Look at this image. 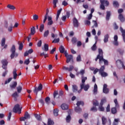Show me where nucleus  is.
Masks as SVG:
<instances>
[{
	"instance_id": "nucleus-1",
	"label": "nucleus",
	"mask_w": 125,
	"mask_h": 125,
	"mask_svg": "<svg viewBox=\"0 0 125 125\" xmlns=\"http://www.w3.org/2000/svg\"><path fill=\"white\" fill-rule=\"evenodd\" d=\"M98 50L99 54L97 56V57L95 59V61L97 62V60L99 59V64H102V63L104 62V65H108L109 64L108 61L105 60L104 59V57L103 56V50H102V49L101 48H99Z\"/></svg>"
},
{
	"instance_id": "nucleus-2",
	"label": "nucleus",
	"mask_w": 125,
	"mask_h": 125,
	"mask_svg": "<svg viewBox=\"0 0 125 125\" xmlns=\"http://www.w3.org/2000/svg\"><path fill=\"white\" fill-rule=\"evenodd\" d=\"M1 63H2V68L5 70V71L2 73V77H5L6 75H7V73H8V71L7 70V65H8V62L7 60H2L1 61Z\"/></svg>"
},
{
	"instance_id": "nucleus-3",
	"label": "nucleus",
	"mask_w": 125,
	"mask_h": 125,
	"mask_svg": "<svg viewBox=\"0 0 125 125\" xmlns=\"http://www.w3.org/2000/svg\"><path fill=\"white\" fill-rule=\"evenodd\" d=\"M11 52V59H13L14 58H16L18 57L19 54L16 53V48L15 47V45H13L10 50Z\"/></svg>"
},
{
	"instance_id": "nucleus-4",
	"label": "nucleus",
	"mask_w": 125,
	"mask_h": 125,
	"mask_svg": "<svg viewBox=\"0 0 125 125\" xmlns=\"http://www.w3.org/2000/svg\"><path fill=\"white\" fill-rule=\"evenodd\" d=\"M105 70V65L102 66L99 70V74H100L101 77L103 78H106V77H108V73L104 72Z\"/></svg>"
},
{
	"instance_id": "nucleus-5",
	"label": "nucleus",
	"mask_w": 125,
	"mask_h": 125,
	"mask_svg": "<svg viewBox=\"0 0 125 125\" xmlns=\"http://www.w3.org/2000/svg\"><path fill=\"white\" fill-rule=\"evenodd\" d=\"M114 102L115 104V107H112L111 108V113L112 114H115L117 113V108H120V105H119L117 99H114Z\"/></svg>"
},
{
	"instance_id": "nucleus-6",
	"label": "nucleus",
	"mask_w": 125,
	"mask_h": 125,
	"mask_svg": "<svg viewBox=\"0 0 125 125\" xmlns=\"http://www.w3.org/2000/svg\"><path fill=\"white\" fill-rule=\"evenodd\" d=\"M21 111L22 107H20V105L19 104H16L13 109V112L14 113H18V114H21Z\"/></svg>"
},
{
	"instance_id": "nucleus-7",
	"label": "nucleus",
	"mask_w": 125,
	"mask_h": 125,
	"mask_svg": "<svg viewBox=\"0 0 125 125\" xmlns=\"http://www.w3.org/2000/svg\"><path fill=\"white\" fill-rule=\"evenodd\" d=\"M101 5L100 9L102 10H105V6H108L109 5V1L105 0H100ZM104 4L105 6H104Z\"/></svg>"
},
{
	"instance_id": "nucleus-8",
	"label": "nucleus",
	"mask_w": 125,
	"mask_h": 125,
	"mask_svg": "<svg viewBox=\"0 0 125 125\" xmlns=\"http://www.w3.org/2000/svg\"><path fill=\"white\" fill-rule=\"evenodd\" d=\"M29 119H31V116L29 113H28V111H26L24 114V116L21 117L20 118V121H21V122L25 121L26 120H28Z\"/></svg>"
},
{
	"instance_id": "nucleus-9",
	"label": "nucleus",
	"mask_w": 125,
	"mask_h": 125,
	"mask_svg": "<svg viewBox=\"0 0 125 125\" xmlns=\"http://www.w3.org/2000/svg\"><path fill=\"white\" fill-rule=\"evenodd\" d=\"M64 55L66 58V63H69L70 61H73V55H68L67 50H65Z\"/></svg>"
},
{
	"instance_id": "nucleus-10",
	"label": "nucleus",
	"mask_w": 125,
	"mask_h": 125,
	"mask_svg": "<svg viewBox=\"0 0 125 125\" xmlns=\"http://www.w3.org/2000/svg\"><path fill=\"white\" fill-rule=\"evenodd\" d=\"M41 90H42V83L39 85L38 87H36L33 91L34 93H36V95H38V92L41 91Z\"/></svg>"
},
{
	"instance_id": "nucleus-11",
	"label": "nucleus",
	"mask_w": 125,
	"mask_h": 125,
	"mask_svg": "<svg viewBox=\"0 0 125 125\" xmlns=\"http://www.w3.org/2000/svg\"><path fill=\"white\" fill-rule=\"evenodd\" d=\"M73 23L74 27L75 28H79V26H80V23H79V21L76 18L73 19Z\"/></svg>"
},
{
	"instance_id": "nucleus-12",
	"label": "nucleus",
	"mask_w": 125,
	"mask_h": 125,
	"mask_svg": "<svg viewBox=\"0 0 125 125\" xmlns=\"http://www.w3.org/2000/svg\"><path fill=\"white\" fill-rule=\"evenodd\" d=\"M81 89H83L85 91H87L88 88H89V84H86L84 85V83H83L81 85Z\"/></svg>"
},
{
	"instance_id": "nucleus-13",
	"label": "nucleus",
	"mask_w": 125,
	"mask_h": 125,
	"mask_svg": "<svg viewBox=\"0 0 125 125\" xmlns=\"http://www.w3.org/2000/svg\"><path fill=\"white\" fill-rule=\"evenodd\" d=\"M73 69H74V66L73 65H70L69 68L67 67L66 66L62 67V70H65V71H68V72H71L73 71Z\"/></svg>"
},
{
	"instance_id": "nucleus-14",
	"label": "nucleus",
	"mask_w": 125,
	"mask_h": 125,
	"mask_svg": "<svg viewBox=\"0 0 125 125\" xmlns=\"http://www.w3.org/2000/svg\"><path fill=\"white\" fill-rule=\"evenodd\" d=\"M114 41L113 42L114 45L118 46L119 45V42H118V35H115L114 37Z\"/></svg>"
},
{
	"instance_id": "nucleus-15",
	"label": "nucleus",
	"mask_w": 125,
	"mask_h": 125,
	"mask_svg": "<svg viewBox=\"0 0 125 125\" xmlns=\"http://www.w3.org/2000/svg\"><path fill=\"white\" fill-rule=\"evenodd\" d=\"M118 19L122 23H124V22L125 21V16H124V15H123V14H120L119 15Z\"/></svg>"
},
{
	"instance_id": "nucleus-16",
	"label": "nucleus",
	"mask_w": 125,
	"mask_h": 125,
	"mask_svg": "<svg viewBox=\"0 0 125 125\" xmlns=\"http://www.w3.org/2000/svg\"><path fill=\"white\" fill-rule=\"evenodd\" d=\"M107 85L106 84H104V87H103V93H109V89L107 88Z\"/></svg>"
},
{
	"instance_id": "nucleus-17",
	"label": "nucleus",
	"mask_w": 125,
	"mask_h": 125,
	"mask_svg": "<svg viewBox=\"0 0 125 125\" xmlns=\"http://www.w3.org/2000/svg\"><path fill=\"white\" fill-rule=\"evenodd\" d=\"M13 74L14 80H16V79H17V76H18V74H17V69H16V68L14 69Z\"/></svg>"
},
{
	"instance_id": "nucleus-18",
	"label": "nucleus",
	"mask_w": 125,
	"mask_h": 125,
	"mask_svg": "<svg viewBox=\"0 0 125 125\" xmlns=\"http://www.w3.org/2000/svg\"><path fill=\"white\" fill-rule=\"evenodd\" d=\"M17 86V82H13L12 84H10V87L11 89H14Z\"/></svg>"
},
{
	"instance_id": "nucleus-19",
	"label": "nucleus",
	"mask_w": 125,
	"mask_h": 125,
	"mask_svg": "<svg viewBox=\"0 0 125 125\" xmlns=\"http://www.w3.org/2000/svg\"><path fill=\"white\" fill-rule=\"evenodd\" d=\"M48 21L47 23L48 26H51V25L53 24V21H52V18L51 17L48 16Z\"/></svg>"
},
{
	"instance_id": "nucleus-20",
	"label": "nucleus",
	"mask_w": 125,
	"mask_h": 125,
	"mask_svg": "<svg viewBox=\"0 0 125 125\" xmlns=\"http://www.w3.org/2000/svg\"><path fill=\"white\" fill-rule=\"evenodd\" d=\"M110 17H111V12L107 11H106V15L105 17V20L106 21L110 20Z\"/></svg>"
},
{
	"instance_id": "nucleus-21",
	"label": "nucleus",
	"mask_w": 125,
	"mask_h": 125,
	"mask_svg": "<svg viewBox=\"0 0 125 125\" xmlns=\"http://www.w3.org/2000/svg\"><path fill=\"white\" fill-rule=\"evenodd\" d=\"M74 110L76 113H78V114H81L82 111V109L80 107V106L75 107Z\"/></svg>"
},
{
	"instance_id": "nucleus-22",
	"label": "nucleus",
	"mask_w": 125,
	"mask_h": 125,
	"mask_svg": "<svg viewBox=\"0 0 125 125\" xmlns=\"http://www.w3.org/2000/svg\"><path fill=\"white\" fill-rule=\"evenodd\" d=\"M35 34H36V27H35V26H33L30 29V35H31V36H34V35Z\"/></svg>"
},
{
	"instance_id": "nucleus-23",
	"label": "nucleus",
	"mask_w": 125,
	"mask_h": 125,
	"mask_svg": "<svg viewBox=\"0 0 125 125\" xmlns=\"http://www.w3.org/2000/svg\"><path fill=\"white\" fill-rule=\"evenodd\" d=\"M61 107L62 110H68V109H69V106L65 104H62Z\"/></svg>"
},
{
	"instance_id": "nucleus-24",
	"label": "nucleus",
	"mask_w": 125,
	"mask_h": 125,
	"mask_svg": "<svg viewBox=\"0 0 125 125\" xmlns=\"http://www.w3.org/2000/svg\"><path fill=\"white\" fill-rule=\"evenodd\" d=\"M12 96L15 98V101H17V97H19V95H18L17 92L16 91L12 95Z\"/></svg>"
},
{
	"instance_id": "nucleus-25",
	"label": "nucleus",
	"mask_w": 125,
	"mask_h": 125,
	"mask_svg": "<svg viewBox=\"0 0 125 125\" xmlns=\"http://www.w3.org/2000/svg\"><path fill=\"white\" fill-rule=\"evenodd\" d=\"M117 52H118V53H119V54L120 55H124V53L125 52V51L124 50V49H121V48H118L117 50Z\"/></svg>"
},
{
	"instance_id": "nucleus-26",
	"label": "nucleus",
	"mask_w": 125,
	"mask_h": 125,
	"mask_svg": "<svg viewBox=\"0 0 125 125\" xmlns=\"http://www.w3.org/2000/svg\"><path fill=\"white\" fill-rule=\"evenodd\" d=\"M59 50H60V53H65V48H64V46H63V45H61L60 47H59Z\"/></svg>"
},
{
	"instance_id": "nucleus-27",
	"label": "nucleus",
	"mask_w": 125,
	"mask_h": 125,
	"mask_svg": "<svg viewBox=\"0 0 125 125\" xmlns=\"http://www.w3.org/2000/svg\"><path fill=\"white\" fill-rule=\"evenodd\" d=\"M109 41V34H106L104 37V42H108Z\"/></svg>"
},
{
	"instance_id": "nucleus-28",
	"label": "nucleus",
	"mask_w": 125,
	"mask_h": 125,
	"mask_svg": "<svg viewBox=\"0 0 125 125\" xmlns=\"http://www.w3.org/2000/svg\"><path fill=\"white\" fill-rule=\"evenodd\" d=\"M98 89V88L97 87V84H96V83H95L94 86V89H93V93L94 94H96V93H97Z\"/></svg>"
},
{
	"instance_id": "nucleus-29",
	"label": "nucleus",
	"mask_w": 125,
	"mask_h": 125,
	"mask_svg": "<svg viewBox=\"0 0 125 125\" xmlns=\"http://www.w3.org/2000/svg\"><path fill=\"white\" fill-rule=\"evenodd\" d=\"M61 11H62V8L60 9L58 11L57 13V17H56V21L58 20V18H59V16L60 15V14L61 13Z\"/></svg>"
},
{
	"instance_id": "nucleus-30",
	"label": "nucleus",
	"mask_w": 125,
	"mask_h": 125,
	"mask_svg": "<svg viewBox=\"0 0 125 125\" xmlns=\"http://www.w3.org/2000/svg\"><path fill=\"white\" fill-rule=\"evenodd\" d=\"M18 44L19 45V50H22V49H23V43H22V42L20 43V42H18Z\"/></svg>"
},
{
	"instance_id": "nucleus-31",
	"label": "nucleus",
	"mask_w": 125,
	"mask_h": 125,
	"mask_svg": "<svg viewBox=\"0 0 125 125\" xmlns=\"http://www.w3.org/2000/svg\"><path fill=\"white\" fill-rule=\"evenodd\" d=\"M71 120H72V118L71 117V114L69 113V114L66 117V121L67 123H70V121H71Z\"/></svg>"
},
{
	"instance_id": "nucleus-32",
	"label": "nucleus",
	"mask_w": 125,
	"mask_h": 125,
	"mask_svg": "<svg viewBox=\"0 0 125 125\" xmlns=\"http://www.w3.org/2000/svg\"><path fill=\"white\" fill-rule=\"evenodd\" d=\"M42 49H43L44 51H48V44L45 43L44 44V49L42 48Z\"/></svg>"
},
{
	"instance_id": "nucleus-33",
	"label": "nucleus",
	"mask_w": 125,
	"mask_h": 125,
	"mask_svg": "<svg viewBox=\"0 0 125 125\" xmlns=\"http://www.w3.org/2000/svg\"><path fill=\"white\" fill-rule=\"evenodd\" d=\"M102 124L104 125H106V123H107V118H105V117L103 116L102 118Z\"/></svg>"
},
{
	"instance_id": "nucleus-34",
	"label": "nucleus",
	"mask_w": 125,
	"mask_h": 125,
	"mask_svg": "<svg viewBox=\"0 0 125 125\" xmlns=\"http://www.w3.org/2000/svg\"><path fill=\"white\" fill-rule=\"evenodd\" d=\"M76 105L78 107H80V105H82V106H83V105H84V103H83V101H78Z\"/></svg>"
},
{
	"instance_id": "nucleus-35",
	"label": "nucleus",
	"mask_w": 125,
	"mask_h": 125,
	"mask_svg": "<svg viewBox=\"0 0 125 125\" xmlns=\"http://www.w3.org/2000/svg\"><path fill=\"white\" fill-rule=\"evenodd\" d=\"M48 35H49V30H47L45 31L43 34L44 38H47Z\"/></svg>"
},
{
	"instance_id": "nucleus-36",
	"label": "nucleus",
	"mask_w": 125,
	"mask_h": 125,
	"mask_svg": "<svg viewBox=\"0 0 125 125\" xmlns=\"http://www.w3.org/2000/svg\"><path fill=\"white\" fill-rule=\"evenodd\" d=\"M54 125V122L51 120V119H48L47 125Z\"/></svg>"
},
{
	"instance_id": "nucleus-37",
	"label": "nucleus",
	"mask_w": 125,
	"mask_h": 125,
	"mask_svg": "<svg viewBox=\"0 0 125 125\" xmlns=\"http://www.w3.org/2000/svg\"><path fill=\"white\" fill-rule=\"evenodd\" d=\"M113 6L115 7L118 8L119 6H120V5L119 4V2H118L117 1H114L113 2Z\"/></svg>"
},
{
	"instance_id": "nucleus-38",
	"label": "nucleus",
	"mask_w": 125,
	"mask_h": 125,
	"mask_svg": "<svg viewBox=\"0 0 125 125\" xmlns=\"http://www.w3.org/2000/svg\"><path fill=\"white\" fill-rule=\"evenodd\" d=\"M17 90L18 93H21V92L22 91V86H21V85H19L17 87Z\"/></svg>"
},
{
	"instance_id": "nucleus-39",
	"label": "nucleus",
	"mask_w": 125,
	"mask_h": 125,
	"mask_svg": "<svg viewBox=\"0 0 125 125\" xmlns=\"http://www.w3.org/2000/svg\"><path fill=\"white\" fill-rule=\"evenodd\" d=\"M72 88L73 92H77L78 91V86L76 85H73Z\"/></svg>"
},
{
	"instance_id": "nucleus-40",
	"label": "nucleus",
	"mask_w": 125,
	"mask_h": 125,
	"mask_svg": "<svg viewBox=\"0 0 125 125\" xmlns=\"http://www.w3.org/2000/svg\"><path fill=\"white\" fill-rule=\"evenodd\" d=\"M40 31L41 33H42L43 32V30H44V24H42L40 25Z\"/></svg>"
},
{
	"instance_id": "nucleus-41",
	"label": "nucleus",
	"mask_w": 125,
	"mask_h": 125,
	"mask_svg": "<svg viewBox=\"0 0 125 125\" xmlns=\"http://www.w3.org/2000/svg\"><path fill=\"white\" fill-rule=\"evenodd\" d=\"M45 102L48 105L50 102V98L49 97H47L45 99Z\"/></svg>"
},
{
	"instance_id": "nucleus-42",
	"label": "nucleus",
	"mask_w": 125,
	"mask_h": 125,
	"mask_svg": "<svg viewBox=\"0 0 125 125\" xmlns=\"http://www.w3.org/2000/svg\"><path fill=\"white\" fill-rule=\"evenodd\" d=\"M34 116L38 121H42V118L41 115L39 114H35Z\"/></svg>"
},
{
	"instance_id": "nucleus-43",
	"label": "nucleus",
	"mask_w": 125,
	"mask_h": 125,
	"mask_svg": "<svg viewBox=\"0 0 125 125\" xmlns=\"http://www.w3.org/2000/svg\"><path fill=\"white\" fill-rule=\"evenodd\" d=\"M7 7V8H9V9H12V10H14V9H15V7L11 4H8Z\"/></svg>"
},
{
	"instance_id": "nucleus-44",
	"label": "nucleus",
	"mask_w": 125,
	"mask_h": 125,
	"mask_svg": "<svg viewBox=\"0 0 125 125\" xmlns=\"http://www.w3.org/2000/svg\"><path fill=\"white\" fill-rule=\"evenodd\" d=\"M120 31L122 33L123 38L125 37V30H124L122 27H120Z\"/></svg>"
},
{
	"instance_id": "nucleus-45",
	"label": "nucleus",
	"mask_w": 125,
	"mask_h": 125,
	"mask_svg": "<svg viewBox=\"0 0 125 125\" xmlns=\"http://www.w3.org/2000/svg\"><path fill=\"white\" fill-rule=\"evenodd\" d=\"M91 48L92 51H95V50H96V49H97V47L96 46V43L94 44Z\"/></svg>"
},
{
	"instance_id": "nucleus-46",
	"label": "nucleus",
	"mask_w": 125,
	"mask_h": 125,
	"mask_svg": "<svg viewBox=\"0 0 125 125\" xmlns=\"http://www.w3.org/2000/svg\"><path fill=\"white\" fill-rule=\"evenodd\" d=\"M8 28V31L9 32V33H11L12 32V28H13V25H12V23H11L10 26Z\"/></svg>"
},
{
	"instance_id": "nucleus-47",
	"label": "nucleus",
	"mask_w": 125,
	"mask_h": 125,
	"mask_svg": "<svg viewBox=\"0 0 125 125\" xmlns=\"http://www.w3.org/2000/svg\"><path fill=\"white\" fill-rule=\"evenodd\" d=\"M104 110H105V108H104L103 105H100L99 106V111H100L101 112H104Z\"/></svg>"
},
{
	"instance_id": "nucleus-48",
	"label": "nucleus",
	"mask_w": 125,
	"mask_h": 125,
	"mask_svg": "<svg viewBox=\"0 0 125 125\" xmlns=\"http://www.w3.org/2000/svg\"><path fill=\"white\" fill-rule=\"evenodd\" d=\"M5 44V38H3L1 41V45L3 46Z\"/></svg>"
},
{
	"instance_id": "nucleus-49",
	"label": "nucleus",
	"mask_w": 125,
	"mask_h": 125,
	"mask_svg": "<svg viewBox=\"0 0 125 125\" xmlns=\"http://www.w3.org/2000/svg\"><path fill=\"white\" fill-rule=\"evenodd\" d=\"M87 80V77H84L83 76H82V82L83 83H85V81Z\"/></svg>"
},
{
	"instance_id": "nucleus-50",
	"label": "nucleus",
	"mask_w": 125,
	"mask_h": 125,
	"mask_svg": "<svg viewBox=\"0 0 125 125\" xmlns=\"http://www.w3.org/2000/svg\"><path fill=\"white\" fill-rule=\"evenodd\" d=\"M106 102H107L106 99H103L101 100L100 105H104V103H106Z\"/></svg>"
},
{
	"instance_id": "nucleus-51",
	"label": "nucleus",
	"mask_w": 125,
	"mask_h": 125,
	"mask_svg": "<svg viewBox=\"0 0 125 125\" xmlns=\"http://www.w3.org/2000/svg\"><path fill=\"white\" fill-rule=\"evenodd\" d=\"M119 121H120V119H115L114 122L113 124V125H119Z\"/></svg>"
},
{
	"instance_id": "nucleus-52",
	"label": "nucleus",
	"mask_w": 125,
	"mask_h": 125,
	"mask_svg": "<svg viewBox=\"0 0 125 125\" xmlns=\"http://www.w3.org/2000/svg\"><path fill=\"white\" fill-rule=\"evenodd\" d=\"M71 42H72V43L74 44L76 43V42H78V40L76 38L73 37L72 39Z\"/></svg>"
},
{
	"instance_id": "nucleus-53",
	"label": "nucleus",
	"mask_w": 125,
	"mask_h": 125,
	"mask_svg": "<svg viewBox=\"0 0 125 125\" xmlns=\"http://www.w3.org/2000/svg\"><path fill=\"white\" fill-rule=\"evenodd\" d=\"M90 111H92V112H97V108H96V106H93L91 108Z\"/></svg>"
},
{
	"instance_id": "nucleus-54",
	"label": "nucleus",
	"mask_w": 125,
	"mask_h": 125,
	"mask_svg": "<svg viewBox=\"0 0 125 125\" xmlns=\"http://www.w3.org/2000/svg\"><path fill=\"white\" fill-rule=\"evenodd\" d=\"M24 65H29L30 64V59L25 60L24 62Z\"/></svg>"
},
{
	"instance_id": "nucleus-55",
	"label": "nucleus",
	"mask_w": 125,
	"mask_h": 125,
	"mask_svg": "<svg viewBox=\"0 0 125 125\" xmlns=\"http://www.w3.org/2000/svg\"><path fill=\"white\" fill-rule=\"evenodd\" d=\"M92 22L94 24V25L92 27V28H93L94 27L97 28V27H98V23H97V21H93Z\"/></svg>"
},
{
	"instance_id": "nucleus-56",
	"label": "nucleus",
	"mask_w": 125,
	"mask_h": 125,
	"mask_svg": "<svg viewBox=\"0 0 125 125\" xmlns=\"http://www.w3.org/2000/svg\"><path fill=\"white\" fill-rule=\"evenodd\" d=\"M93 105L96 107V106H98L99 105V103L97 101H93Z\"/></svg>"
},
{
	"instance_id": "nucleus-57",
	"label": "nucleus",
	"mask_w": 125,
	"mask_h": 125,
	"mask_svg": "<svg viewBox=\"0 0 125 125\" xmlns=\"http://www.w3.org/2000/svg\"><path fill=\"white\" fill-rule=\"evenodd\" d=\"M57 2H58V0H53V3L54 4V8H56V4L57 3Z\"/></svg>"
},
{
	"instance_id": "nucleus-58",
	"label": "nucleus",
	"mask_w": 125,
	"mask_h": 125,
	"mask_svg": "<svg viewBox=\"0 0 125 125\" xmlns=\"http://www.w3.org/2000/svg\"><path fill=\"white\" fill-rule=\"evenodd\" d=\"M33 20H34L35 21H37V20H38V19H39V16H38V15H34L33 16Z\"/></svg>"
},
{
	"instance_id": "nucleus-59",
	"label": "nucleus",
	"mask_w": 125,
	"mask_h": 125,
	"mask_svg": "<svg viewBox=\"0 0 125 125\" xmlns=\"http://www.w3.org/2000/svg\"><path fill=\"white\" fill-rule=\"evenodd\" d=\"M76 60L77 61V62H81V61H82V57H81L80 55H79L77 58H76Z\"/></svg>"
},
{
	"instance_id": "nucleus-60",
	"label": "nucleus",
	"mask_w": 125,
	"mask_h": 125,
	"mask_svg": "<svg viewBox=\"0 0 125 125\" xmlns=\"http://www.w3.org/2000/svg\"><path fill=\"white\" fill-rule=\"evenodd\" d=\"M60 41V39L59 38L58 39H55L52 42L54 43H57L58 42H59Z\"/></svg>"
},
{
	"instance_id": "nucleus-61",
	"label": "nucleus",
	"mask_w": 125,
	"mask_h": 125,
	"mask_svg": "<svg viewBox=\"0 0 125 125\" xmlns=\"http://www.w3.org/2000/svg\"><path fill=\"white\" fill-rule=\"evenodd\" d=\"M58 112H59V110L58 109H56L54 110V116H58Z\"/></svg>"
},
{
	"instance_id": "nucleus-62",
	"label": "nucleus",
	"mask_w": 125,
	"mask_h": 125,
	"mask_svg": "<svg viewBox=\"0 0 125 125\" xmlns=\"http://www.w3.org/2000/svg\"><path fill=\"white\" fill-rule=\"evenodd\" d=\"M11 81H12V78H10L8 80H6L4 84H7V83H9V82Z\"/></svg>"
},
{
	"instance_id": "nucleus-63",
	"label": "nucleus",
	"mask_w": 125,
	"mask_h": 125,
	"mask_svg": "<svg viewBox=\"0 0 125 125\" xmlns=\"http://www.w3.org/2000/svg\"><path fill=\"white\" fill-rule=\"evenodd\" d=\"M113 26L114 30H118V29H119V26L117 25V23L116 22H114Z\"/></svg>"
},
{
	"instance_id": "nucleus-64",
	"label": "nucleus",
	"mask_w": 125,
	"mask_h": 125,
	"mask_svg": "<svg viewBox=\"0 0 125 125\" xmlns=\"http://www.w3.org/2000/svg\"><path fill=\"white\" fill-rule=\"evenodd\" d=\"M58 94V91H54L53 93L54 98L55 99Z\"/></svg>"
}]
</instances>
